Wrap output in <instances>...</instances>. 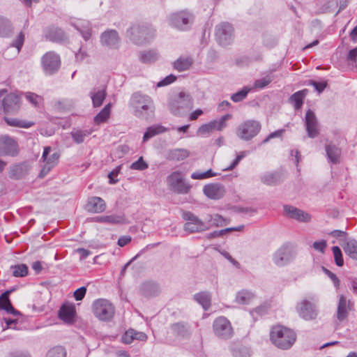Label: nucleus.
Segmentation results:
<instances>
[{
    "label": "nucleus",
    "instance_id": "1",
    "mask_svg": "<svg viewBox=\"0 0 357 357\" xmlns=\"http://www.w3.org/2000/svg\"><path fill=\"white\" fill-rule=\"evenodd\" d=\"M129 105L134 116L139 119L148 121L154 115L155 107L153 100L141 92H135L131 96Z\"/></svg>",
    "mask_w": 357,
    "mask_h": 357
},
{
    "label": "nucleus",
    "instance_id": "2",
    "mask_svg": "<svg viewBox=\"0 0 357 357\" xmlns=\"http://www.w3.org/2000/svg\"><path fill=\"white\" fill-rule=\"evenodd\" d=\"M270 339L272 343L278 348L288 349L294 344L296 340V335L290 328L279 325L272 328Z\"/></svg>",
    "mask_w": 357,
    "mask_h": 357
},
{
    "label": "nucleus",
    "instance_id": "3",
    "mask_svg": "<svg viewBox=\"0 0 357 357\" xmlns=\"http://www.w3.org/2000/svg\"><path fill=\"white\" fill-rule=\"evenodd\" d=\"M155 29L149 24H134L126 32L127 36L134 43L142 45L155 36Z\"/></svg>",
    "mask_w": 357,
    "mask_h": 357
},
{
    "label": "nucleus",
    "instance_id": "4",
    "mask_svg": "<svg viewBox=\"0 0 357 357\" xmlns=\"http://www.w3.org/2000/svg\"><path fill=\"white\" fill-rule=\"evenodd\" d=\"M169 109L176 116H183L193 107V100L190 94L180 92L174 96L169 102Z\"/></svg>",
    "mask_w": 357,
    "mask_h": 357
},
{
    "label": "nucleus",
    "instance_id": "5",
    "mask_svg": "<svg viewBox=\"0 0 357 357\" xmlns=\"http://www.w3.org/2000/svg\"><path fill=\"white\" fill-rule=\"evenodd\" d=\"M93 312L98 319L109 321L114 315L115 308L108 300L100 298L93 302Z\"/></svg>",
    "mask_w": 357,
    "mask_h": 357
},
{
    "label": "nucleus",
    "instance_id": "6",
    "mask_svg": "<svg viewBox=\"0 0 357 357\" xmlns=\"http://www.w3.org/2000/svg\"><path fill=\"white\" fill-rule=\"evenodd\" d=\"M261 130V124L255 120H248L236 128V135L243 140L248 141L255 137Z\"/></svg>",
    "mask_w": 357,
    "mask_h": 357
},
{
    "label": "nucleus",
    "instance_id": "7",
    "mask_svg": "<svg viewBox=\"0 0 357 357\" xmlns=\"http://www.w3.org/2000/svg\"><path fill=\"white\" fill-rule=\"evenodd\" d=\"M183 218L185 220V231L189 233L202 232L208 230V223L206 218L201 220L191 212H184Z\"/></svg>",
    "mask_w": 357,
    "mask_h": 357
},
{
    "label": "nucleus",
    "instance_id": "8",
    "mask_svg": "<svg viewBox=\"0 0 357 357\" xmlns=\"http://www.w3.org/2000/svg\"><path fill=\"white\" fill-rule=\"evenodd\" d=\"M60 154L57 151H53L51 146H45L41 157V160L44 163L43 168L40 172L39 176L43 178L52 169H53L59 163Z\"/></svg>",
    "mask_w": 357,
    "mask_h": 357
},
{
    "label": "nucleus",
    "instance_id": "9",
    "mask_svg": "<svg viewBox=\"0 0 357 357\" xmlns=\"http://www.w3.org/2000/svg\"><path fill=\"white\" fill-rule=\"evenodd\" d=\"M170 25L178 30L185 31L192 24L194 17L187 10L172 13L169 17Z\"/></svg>",
    "mask_w": 357,
    "mask_h": 357
},
{
    "label": "nucleus",
    "instance_id": "10",
    "mask_svg": "<svg viewBox=\"0 0 357 357\" xmlns=\"http://www.w3.org/2000/svg\"><path fill=\"white\" fill-rule=\"evenodd\" d=\"M167 183L172 190L178 194H187L190 185L184 180V176L181 172H174L167 178Z\"/></svg>",
    "mask_w": 357,
    "mask_h": 357
},
{
    "label": "nucleus",
    "instance_id": "11",
    "mask_svg": "<svg viewBox=\"0 0 357 357\" xmlns=\"http://www.w3.org/2000/svg\"><path fill=\"white\" fill-rule=\"evenodd\" d=\"M213 329L215 335L222 340L230 339L234 335V329L230 321L224 317H220L215 319Z\"/></svg>",
    "mask_w": 357,
    "mask_h": 357
},
{
    "label": "nucleus",
    "instance_id": "12",
    "mask_svg": "<svg viewBox=\"0 0 357 357\" xmlns=\"http://www.w3.org/2000/svg\"><path fill=\"white\" fill-rule=\"evenodd\" d=\"M41 64L46 75H53L60 68V56L54 52H48L41 58Z\"/></svg>",
    "mask_w": 357,
    "mask_h": 357
},
{
    "label": "nucleus",
    "instance_id": "13",
    "mask_svg": "<svg viewBox=\"0 0 357 357\" xmlns=\"http://www.w3.org/2000/svg\"><path fill=\"white\" fill-rule=\"evenodd\" d=\"M296 257L294 251L289 246L284 245L278 249L273 255V263L279 267H282L291 261Z\"/></svg>",
    "mask_w": 357,
    "mask_h": 357
},
{
    "label": "nucleus",
    "instance_id": "14",
    "mask_svg": "<svg viewBox=\"0 0 357 357\" xmlns=\"http://www.w3.org/2000/svg\"><path fill=\"white\" fill-rule=\"evenodd\" d=\"M215 37L220 45H229L234 38V29L228 22H222L216 26Z\"/></svg>",
    "mask_w": 357,
    "mask_h": 357
},
{
    "label": "nucleus",
    "instance_id": "15",
    "mask_svg": "<svg viewBox=\"0 0 357 357\" xmlns=\"http://www.w3.org/2000/svg\"><path fill=\"white\" fill-rule=\"evenodd\" d=\"M296 309L299 317L306 321L315 319L318 314L316 305L306 299L298 302Z\"/></svg>",
    "mask_w": 357,
    "mask_h": 357
},
{
    "label": "nucleus",
    "instance_id": "16",
    "mask_svg": "<svg viewBox=\"0 0 357 357\" xmlns=\"http://www.w3.org/2000/svg\"><path fill=\"white\" fill-rule=\"evenodd\" d=\"M20 105V96L13 93L8 94L2 100L3 111L6 114H13L17 112Z\"/></svg>",
    "mask_w": 357,
    "mask_h": 357
},
{
    "label": "nucleus",
    "instance_id": "17",
    "mask_svg": "<svg viewBox=\"0 0 357 357\" xmlns=\"http://www.w3.org/2000/svg\"><path fill=\"white\" fill-rule=\"evenodd\" d=\"M305 126L307 136L315 138L319 135V126L315 114L309 109L305 116Z\"/></svg>",
    "mask_w": 357,
    "mask_h": 357
},
{
    "label": "nucleus",
    "instance_id": "18",
    "mask_svg": "<svg viewBox=\"0 0 357 357\" xmlns=\"http://www.w3.org/2000/svg\"><path fill=\"white\" fill-rule=\"evenodd\" d=\"M352 307L353 303L349 300H347L344 296L340 295L335 314L337 321L340 322L344 321L347 318L349 312L351 310Z\"/></svg>",
    "mask_w": 357,
    "mask_h": 357
},
{
    "label": "nucleus",
    "instance_id": "19",
    "mask_svg": "<svg viewBox=\"0 0 357 357\" xmlns=\"http://www.w3.org/2000/svg\"><path fill=\"white\" fill-rule=\"evenodd\" d=\"M284 211L289 218L300 222H308L311 220V215L309 213L293 206L284 205Z\"/></svg>",
    "mask_w": 357,
    "mask_h": 357
},
{
    "label": "nucleus",
    "instance_id": "20",
    "mask_svg": "<svg viewBox=\"0 0 357 357\" xmlns=\"http://www.w3.org/2000/svg\"><path fill=\"white\" fill-rule=\"evenodd\" d=\"M120 42L118 32L115 30H108L101 34L100 43L103 46L109 48H118Z\"/></svg>",
    "mask_w": 357,
    "mask_h": 357
},
{
    "label": "nucleus",
    "instance_id": "21",
    "mask_svg": "<svg viewBox=\"0 0 357 357\" xmlns=\"http://www.w3.org/2000/svg\"><path fill=\"white\" fill-rule=\"evenodd\" d=\"M204 195L212 199H219L225 194V187L220 183H211L204 186Z\"/></svg>",
    "mask_w": 357,
    "mask_h": 357
},
{
    "label": "nucleus",
    "instance_id": "22",
    "mask_svg": "<svg viewBox=\"0 0 357 357\" xmlns=\"http://www.w3.org/2000/svg\"><path fill=\"white\" fill-rule=\"evenodd\" d=\"M85 208L87 211L91 213H102L106 208V204L102 198L92 197L89 198Z\"/></svg>",
    "mask_w": 357,
    "mask_h": 357
},
{
    "label": "nucleus",
    "instance_id": "23",
    "mask_svg": "<svg viewBox=\"0 0 357 357\" xmlns=\"http://www.w3.org/2000/svg\"><path fill=\"white\" fill-rule=\"evenodd\" d=\"M16 144L15 141L8 137L0 138V154L4 155H15Z\"/></svg>",
    "mask_w": 357,
    "mask_h": 357
},
{
    "label": "nucleus",
    "instance_id": "24",
    "mask_svg": "<svg viewBox=\"0 0 357 357\" xmlns=\"http://www.w3.org/2000/svg\"><path fill=\"white\" fill-rule=\"evenodd\" d=\"M160 292L159 285L154 282H145L140 287V293L142 296L150 298L158 296Z\"/></svg>",
    "mask_w": 357,
    "mask_h": 357
},
{
    "label": "nucleus",
    "instance_id": "25",
    "mask_svg": "<svg viewBox=\"0 0 357 357\" xmlns=\"http://www.w3.org/2000/svg\"><path fill=\"white\" fill-rule=\"evenodd\" d=\"M24 34L20 32L16 39L13 41L10 47H8L3 52L4 57L8 59H10V52L15 48L13 54V56H16L20 52L22 47L23 46L24 41Z\"/></svg>",
    "mask_w": 357,
    "mask_h": 357
},
{
    "label": "nucleus",
    "instance_id": "26",
    "mask_svg": "<svg viewBox=\"0 0 357 357\" xmlns=\"http://www.w3.org/2000/svg\"><path fill=\"white\" fill-rule=\"evenodd\" d=\"M72 25L82 34L85 40H88L91 36V26L89 21L79 20Z\"/></svg>",
    "mask_w": 357,
    "mask_h": 357
},
{
    "label": "nucleus",
    "instance_id": "27",
    "mask_svg": "<svg viewBox=\"0 0 357 357\" xmlns=\"http://www.w3.org/2000/svg\"><path fill=\"white\" fill-rule=\"evenodd\" d=\"M29 172V167L25 163H20L15 165H13L10 167L9 172V176L13 179H21L26 174H27Z\"/></svg>",
    "mask_w": 357,
    "mask_h": 357
},
{
    "label": "nucleus",
    "instance_id": "28",
    "mask_svg": "<svg viewBox=\"0 0 357 357\" xmlns=\"http://www.w3.org/2000/svg\"><path fill=\"white\" fill-rule=\"evenodd\" d=\"M261 181L267 185H275L280 183L282 179V175L277 172H266L261 175Z\"/></svg>",
    "mask_w": 357,
    "mask_h": 357
},
{
    "label": "nucleus",
    "instance_id": "29",
    "mask_svg": "<svg viewBox=\"0 0 357 357\" xmlns=\"http://www.w3.org/2000/svg\"><path fill=\"white\" fill-rule=\"evenodd\" d=\"M341 245L349 257L357 260V241L355 239H344Z\"/></svg>",
    "mask_w": 357,
    "mask_h": 357
},
{
    "label": "nucleus",
    "instance_id": "30",
    "mask_svg": "<svg viewBox=\"0 0 357 357\" xmlns=\"http://www.w3.org/2000/svg\"><path fill=\"white\" fill-rule=\"evenodd\" d=\"M107 93L106 89H94L90 92V96L92 100L94 107H100L105 99Z\"/></svg>",
    "mask_w": 357,
    "mask_h": 357
},
{
    "label": "nucleus",
    "instance_id": "31",
    "mask_svg": "<svg viewBox=\"0 0 357 357\" xmlns=\"http://www.w3.org/2000/svg\"><path fill=\"white\" fill-rule=\"evenodd\" d=\"M75 314V307L69 305H62L59 312L60 319L67 323H70L73 321Z\"/></svg>",
    "mask_w": 357,
    "mask_h": 357
},
{
    "label": "nucleus",
    "instance_id": "32",
    "mask_svg": "<svg viewBox=\"0 0 357 357\" xmlns=\"http://www.w3.org/2000/svg\"><path fill=\"white\" fill-rule=\"evenodd\" d=\"M193 63V59L191 56H182L174 62V68L179 71L189 70Z\"/></svg>",
    "mask_w": 357,
    "mask_h": 357
},
{
    "label": "nucleus",
    "instance_id": "33",
    "mask_svg": "<svg viewBox=\"0 0 357 357\" xmlns=\"http://www.w3.org/2000/svg\"><path fill=\"white\" fill-rule=\"evenodd\" d=\"M190 155L189 151L185 149H175L169 150L167 153V159L169 160L180 161L187 158Z\"/></svg>",
    "mask_w": 357,
    "mask_h": 357
},
{
    "label": "nucleus",
    "instance_id": "34",
    "mask_svg": "<svg viewBox=\"0 0 357 357\" xmlns=\"http://www.w3.org/2000/svg\"><path fill=\"white\" fill-rule=\"evenodd\" d=\"M46 37L54 42H61L66 38L63 31L58 27H51L48 29L46 32Z\"/></svg>",
    "mask_w": 357,
    "mask_h": 357
},
{
    "label": "nucleus",
    "instance_id": "35",
    "mask_svg": "<svg viewBox=\"0 0 357 357\" xmlns=\"http://www.w3.org/2000/svg\"><path fill=\"white\" fill-rule=\"evenodd\" d=\"M138 56L142 63H151L158 59L159 54L155 50H149L139 52Z\"/></svg>",
    "mask_w": 357,
    "mask_h": 357
},
{
    "label": "nucleus",
    "instance_id": "36",
    "mask_svg": "<svg viewBox=\"0 0 357 357\" xmlns=\"http://www.w3.org/2000/svg\"><path fill=\"white\" fill-rule=\"evenodd\" d=\"M255 294L247 289H242L237 292L235 301L241 305H248L255 298Z\"/></svg>",
    "mask_w": 357,
    "mask_h": 357
},
{
    "label": "nucleus",
    "instance_id": "37",
    "mask_svg": "<svg viewBox=\"0 0 357 357\" xmlns=\"http://www.w3.org/2000/svg\"><path fill=\"white\" fill-rule=\"evenodd\" d=\"M94 222L108 223V224H121L124 222L123 216L116 215L97 216L92 219Z\"/></svg>",
    "mask_w": 357,
    "mask_h": 357
},
{
    "label": "nucleus",
    "instance_id": "38",
    "mask_svg": "<svg viewBox=\"0 0 357 357\" xmlns=\"http://www.w3.org/2000/svg\"><path fill=\"white\" fill-rule=\"evenodd\" d=\"M195 300L199 303L204 310L209 309L211 303V296L208 292L202 291L194 296Z\"/></svg>",
    "mask_w": 357,
    "mask_h": 357
},
{
    "label": "nucleus",
    "instance_id": "39",
    "mask_svg": "<svg viewBox=\"0 0 357 357\" xmlns=\"http://www.w3.org/2000/svg\"><path fill=\"white\" fill-rule=\"evenodd\" d=\"M326 152L328 159L333 163H337L341 154L340 149L335 145L326 146Z\"/></svg>",
    "mask_w": 357,
    "mask_h": 357
},
{
    "label": "nucleus",
    "instance_id": "40",
    "mask_svg": "<svg viewBox=\"0 0 357 357\" xmlns=\"http://www.w3.org/2000/svg\"><path fill=\"white\" fill-rule=\"evenodd\" d=\"M4 120L8 126H13V127L29 128L33 125V122L26 121H24L22 119H20L14 118V117L6 116V117H4Z\"/></svg>",
    "mask_w": 357,
    "mask_h": 357
},
{
    "label": "nucleus",
    "instance_id": "41",
    "mask_svg": "<svg viewBox=\"0 0 357 357\" xmlns=\"http://www.w3.org/2000/svg\"><path fill=\"white\" fill-rule=\"evenodd\" d=\"M208 230L213 227H222L226 225L225 220L218 214L208 215L206 217Z\"/></svg>",
    "mask_w": 357,
    "mask_h": 357
},
{
    "label": "nucleus",
    "instance_id": "42",
    "mask_svg": "<svg viewBox=\"0 0 357 357\" xmlns=\"http://www.w3.org/2000/svg\"><path fill=\"white\" fill-rule=\"evenodd\" d=\"M112 103L106 105L103 109L94 117V122L99 125L105 123L110 116Z\"/></svg>",
    "mask_w": 357,
    "mask_h": 357
},
{
    "label": "nucleus",
    "instance_id": "43",
    "mask_svg": "<svg viewBox=\"0 0 357 357\" xmlns=\"http://www.w3.org/2000/svg\"><path fill=\"white\" fill-rule=\"evenodd\" d=\"M166 128L160 125L150 126L144 134L143 141L145 142L156 135L164 132Z\"/></svg>",
    "mask_w": 357,
    "mask_h": 357
},
{
    "label": "nucleus",
    "instance_id": "44",
    "mask_svg": "<svg viewBox=\"0 0 357 357\" xmlns=\"http://www.w3.org/2000/svg\"><path fill=\"white\" fill-rule=\"evenodd\" d=\"M91 130H74L70 132L71 137L77 144H81L84 141V138L91 133Z\"/></svg>",
    "mask_w": 357,
    "mask_h": 357
},
{
    "label": "nucleus",
    "instance_id": "45",
    "mask_svg": "<svg viewBox=\"0 0 357 357\" xmlns=\"http://www.w3.org/2000/svg\"><path fill=\"white\" fill-rule=\"evenodd\" d=\"M306 93L307 90L305 89L296 92L290 97V100L294 103V107L296 109H300L303 105V99L306 96Z\"/></svg>",
    "mask_w": 357,
    "mask_h": 357
},
{
    "label": "nucleus",
    "instance_id": "46",
    "mask_svg": "<svg viewBox=\"0 0 357 357\" xmlns=\"http://www.w3.org/2000/svg\"><path fill=\"white\" fill-rule=\"evenodd\" d=\"M273 79H274V76L271 73H270L268 75H266V76H264L259 79H257L255 82L254 85L252 88L262 89L265 88L266 86H268Z\"/></svg>",
    "mask_w": 357,
    "mask_h": 357
},
{
    "label": "nucleus",
    "instance_id": "47",
    "mask_svg": "<svg viewBox=\"0 0 357 357\" xmlns=\"http://www.w3.org/2000/svg\"><path fill=\"white\" fill-rule=\"evenodd\" d=\"M12 31V26L10 22L0 16V37L8 36Z\"/></svg>",
    "mask_w": 357,
    "mask_h": 357
},
{
    "label": "nucleus",
    "instance_id": "48",
    "mask_svg": "<svg viewBox=\"0 0 357 357\" xmlns=\"http://www.w3.org/2000/svg\"><path fill=\"white\" fill-rule=\"evenodd\" d=\"M252 89V87L245 86L241 91L234 93L231 96V99L234 102H238L243 100L248 96V93Z\"/></svg>",
    "mask_w": 357,
    "mask_h": 357
},
{
    "label": "nucleus",
    "instance_id": "49",
    "mask_svg": "<svg viewBox=\"0 0 357 357\" xmlns=\"http://www.w3.org/2000/svg\"><path fill=\"white\" fill-rule=\"evenodd\" d=\"M10 269L14 277H24L28 274V267L24 264L11 266Z\"/></svg>",
    "mask_w": 357,
    "mask_h": 357
},
{
    "label": "nucleus",
    "instance_id": "50",
    "mask_svg": "<svg viewBox=\"0 0 357 357\" xmlns=\"http://www.w3.org/2000/svg\"><path fill=\"white\" fill-rule=\"evenodd\" d=\"M232 116L231 114H225L222 116L218 121H211L213 124L214 130H222L223 128L227 127L226 121L230 119H231Z\"/></svg>",
    "mask_w": 357,
    "mask_h": 357
},
{
    "label": "nucleus",
    "instance_id": "51",
    "mask_svg": "<svg viewBox=\"0 0 357 357\" xmlns=\"http://www.w3.org/2000/svg\"><path fill=\"white\" fill-rule=\"evenodd\" d=\"M12 292V290H8L3 292L0 296V310H6L11 304L9 299V295Z\"/></svg>",
    "mask_w": 357,
    "mask_h": 357
},
{
    "label": "nucleus",
    "instance_id": "52",
    "mask_svg": "<svg viewBox=\"0 0 357 357\" xmlns=\"http://www.w3.org/2000/svg\"><path fill=\"white\" fill-rule=\"evenodd\" d=\"M243 227H244L243 225H241V226H238L236 227L227 228L225 229H222L220 231H215L213 232L208 234V238H215V237L220 236L225 233H227V232L231 231H241L243 229Z\"/></svg>",
    "mask_w": 357,
    "mask_h": 357
},
{
    "label": "nucleus",
    "instance_id": "53",
    "mask_svg": "<svg viewBox=\"0 0 357 357\" xmlns=\"http://www.w3.org/2000/svg\"><path fill=\"white\" fill-rule=\"evenodd\" d=\"M66 351L65 349L62 347H56L53 349H50L46 357H66Z\"/></svg>",
    "mask_w": 357,
    "mask_h": 357
},
{
    "label": "nucleus",
    "instance_id": "54",
    "mask_svg": "<svg viewBox=\"0 0 357 357\" xmlns=\"http://www.w3.org/2000/svg\"><path fill=\"white\" fill-rule=\"evenodd\" d=\"M217 175H218V174L213 172L211 169H208V171H206L205 172H202V173L194 172L192 174L191 178L192 179L201 180V179H204V178H210L212 176H215Z\"/></svg>",
    "mask_w": 357,
    "mask_h": 357
},
{
    "label": "nucleus",
    "instance_id": "55",
    "mask_svg": "<svg viewBox=\"0 0 357 357\" xmlns=\"http://www.w3.org/2000/svg\"><path fill=\"white\" fill-rule=\"evenodd\" d=\"M149 167L148 164L144 160L143 157H140L137 161L130 165V168L135 170H145Z\"/></svg>",
    "mask_w": 357,
    "mask_h": 357
},
{
    "label": "nucleus",
    "instance_id": "56",
    "mask_svg": "<svg viewBox=\"0 0 357 357\" xmlns=\"http://www.w3.org/2000/svg\"><path fill=\"white\" fill-rule=\"evenodd\" d=\"M332 250L333 252L335 261L337 266H342L344 264V260L342 257V254L340 248L338 246H333L332 248Z\"/></svg>",
    "mask_w": 357,
    "mask_h": 357
},
{
    "label": "nucleus",
    "instance_id": "57",
    "mask_svg": "<svg viewBox=\"0 0 357 357\" xmlns=\"http://www.w3.org/2000/svg\"><path fill=\"white\" fill-rule=\"evenodd\" d=\"M213 130H214V128L213 124L211 122H210L208 123L201 126L197 130V133L199 135L206 136Z\"/></svg>",
    "mask_w": 357,
    "mask_h": 357
},
{
    "label": "nucleus",
    "instance_id": "58",
    "mask_svg": "<svg viewBox=\"0 0 357 357\" xmlns=\"http://www.w3.org/2000/svg\"><path fill=\"white\" fill-rule=\"evenodd\" d=\"M172 331L177 335H184L186 332V327L183 324L176 323L171 326Z\"/></svg>",
    "mask_w": 357,
    "mask_h": 357
},
{
    "label": "nucleus",
    "instance_id": "59",
    "mask_svg": "<svg viewBox=\"0 0 357 357\" xmlns=\"http://www.w3.org/2000/svg\"><path fill=\"white\" fill-rule=\"evenodd\" d=\"M322 269H323L324 273L326 275H327L331 278V280L333 281L335 287L337 288L340 286V280L336 276V275L324 267H322Z\"/></svg>",
    "mask_w": 357,
    "mask_h": 357
},
{
    "label": "nucleus",
    "instance_id": "60",
    "mask_svg": "<svg viewBox=\"0 0 357 357\" xmlns=\"http://www.w3.org/2000/svg\"><path fill=\"white\" fill-rule=\"evenodd\" d=\"M176 76H174L173 75H169L167 76L165 78H164L162 80L159 82L157 84V86L161 87V86H167V85L173 83L176 80Z\"/></svg>",
    "mask_w": 357,
    "mask_h": 357
},
{
    "label": "nucleus",
    "instance_id": "61",
    "mask_svg": "<svg viewBox=\"0 0 357 357\" xmlns=\"http://www.w3.org/2000/svg\"><path fill=\"white\" fill-rule=\"evenodd\" d=\"M134 329L128 330L122 337V340L126 344H130L134 340Z\"/></svg>",
    "mask_w": 357,
    "mask_h": 357
},
{
    "label": "nucleus",
    "instance_id": "62",
    "mask_svg": "<svg viewBox=\"0 0 357 357\" xmlns=\"http://www.w3.org/2000/svg\"><path fill=\"white\" fill-rule=\"evenodd\" d=\"M326 246H327V243L325 240L315 241L312 245V247L314 250L319 251L322 253L324 252V250H325Z\"/></svg>",
    "mask_w": 357,
    "mask_h": 357
},
{
    "label": "nucleus",
    "instance_id": "63",
    "mask_svg": "<svg viewBox=\"0 0 357 357\" xmlns=\"http://www.w3.org/2000/svg\"><path fill=\"white\" fill-rule=\"evenodd\" d=\"M26 99L33 105L37 106L41 98L33 93H27L26 94Z\"/></svg>",
    "mask_w": 357,
    "mask_h": 357
},
{
    "label": "nucleus",
    "instance_id": "64",
    "mask_svg": "<svg viewBox=\"0 0 357 357\" xmlns=\"http://www.w3.org/2000/svg\"><path fill=\"white\" fill-rule=\"evenodd\" d=\"M86 288L85 287H82L79 289H77L75 292H74V297L75 298L76 301H82L85 294H86Z\"/></svg>",
    "mask_w": 357,
    "mask_h": 357
}]
</instances>
